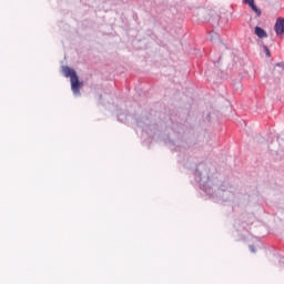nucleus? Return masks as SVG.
I'll return each instance as SVG.
<instances>
[{
    "label": "nucleus",
    "instance_id": "2",
    "mask_svg": "<svg viewBox=\"0 0 284 284\" xmlns=\"http://www.w3.org/2000/svg\"><path fill=\"white\" fill-rule=\"evenodd\" d=\"M274 30L276 32V34H280L282 37H284V19H277Z\"/></svg>",
    "mask_w": 284,
    "mask_h": 284
},
{
    "label": "nucleus",
    "instance_id": "6",
    "mask_svg": "<svg viewBox=\"0 0 284 284\" xmlns=\"http://www.w3.org/2000/svg\"><path fill=\"white\" fill-rule=\"evenodd\" d=\"M251 251H252V252H256V251L254 250V247H252V246H251Z\"/></svg>",
    "mask_w": 284,
    "mask_h": 284
},
{
    "label": "nucleus",
    "instance_id": "1",
    "mask_svg": "<svg viewBox=\"0 0 284 284\" xmlns=\"http://www.w3.org/2000/svg\"><path fill=\"white\" fill-rule=\"evenodd\" d=\"M62 72L64 77L70 78L72 92L75 94H80L81 83L79 82V77L77 75V71H74L70 67H63Z\"/></svg>",
    "mask_w": 284,
    "mask_h": 284
},
{
    "label": "nucleus",
    "instance_id": "5",
    "mask_svg": "<svg viewBox=\"0 0 284 284\" xmlns=\"http://www.w3.org/2000/svg\"><path fill=\"white\" fill-rule=\"evenodd\" d=\"M265 52H266V57H272V53L270 52V49H267V47L264 48Z\"/></svg>",
    "mask_w": 284,
    "mask_h": 284
},
{
    "label": "nucleus",
    "instance_id": "3",
    "mask_svg": "<svg viewBox=\"0 0 284 284\" xmlns=\"http://www.w3.org/2000/svg\"><path fill=\"white\" fill-rule=\"evenodd\" d=\"M243 3H245L246 6H250L253 12H255L257 17H261V9L256 7V4L254 3V0H243Z\"/></svg>",
    "mask_w": 284,
    "mask_h": 284
},
{
    "label": "nucleus",
    "instance_id": "4",
    "mask_svg": "<svg viewBox=\"0 0 284 284\" xmlns=\"http://www.w3.org/2000/svg\"><path fill=\"white\" fill-rule=\"evenodd\" d=\"M255 34H256V37H258L260 39H265V38H267V32H265V30H263V28H261V27H256V28H255Z\"/></svg>",
    "mask_w": 284,
    "mask_h": 284
}]
</instances>
